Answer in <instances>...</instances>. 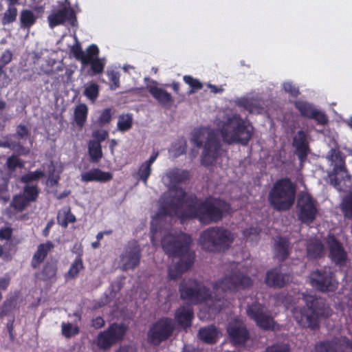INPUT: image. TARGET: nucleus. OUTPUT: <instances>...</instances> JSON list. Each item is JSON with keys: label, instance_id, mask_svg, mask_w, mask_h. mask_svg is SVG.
<instances>
[{"label": "nucleus", "instance_id": "obj_1", "mask_svg": "<svg viewBox=\"0 0 352 352\" xmlns=\"http://www.w3.org/2000/svg\"><path fill=\"white\" fill-rule=\"evenodd\" d=\"M230 210V204L225 201H199L196 195H188L182 188L175 186L161 203L153 221L160 223L167 217H177L181 221L196 219L201 224L208 225L221 221Z\"/></svg>", "mask_w": 352, "mask_h": 352}, {"label": "nucleus", "instance_id": "obj_2", "mask_svg": "<svg viewBox=\"0 0 352 352\" xmlns=\"http://www.w3.org/2000/svg\"><path fill=\"white\" fill-rule=\"evenodd\" d=\"M192 242L191 236L182 232L178 234L168 232L162 238L161 245L164 252L168 257L179 258L175 264L168 267L169 279L177 280L192 266L195 254L190 250Z\"/></svg>", "mask_w": 352, "mask_h": 352}, {"label": "nucleus", "instance_id": "obj_3", "mask_svg": "<svg viewBox=\"0 0 352 352\" xmlns=\"http://www.w3.org/2000/svg\"><path fill=\"white\" fill-rule=\"evenodd\" d=\"M305 307H296L293 316L297 323L303 328L311 330L318 329L320 318H327L331 315V310L324 299L312 295H303Z\"/></svg>", "mask_w": 352, "mask_h": 352}, {"label": "nucleus", "instance_id": "obj_4", "mask_svg": "<svg viewBox=\"0 0 352 352\" xmlns=\"http://www.w3.org/2000/svg\"><path fill=\"white\" fill-rule=\"evenodd\" d=\"M296 186L289 177L277 179L268 194V202L276 211L289 210L294 204Z\"/></svg>", "mask_w": 352, "mask_h": 352}, {"label": "nucleus", "instance_id": "obj_5", "mask_svg": "<svg viewBox=\"0 0 352 352\" xmlns=\"http://www.w3.org/2000/svg\"><path fill=\"white\" fill-rule=\"evenodd\" d=\"M234 241L233 234L223 227L208 228L199 234V245L206 252L219 253L227 250Z\"/></svg>", "mask_w": 352, "mask_h": 352}, {"label": "nucleus", "instance_id": "obj_6", "mask_svg": "<svg viewBox=\"0 0 352 352\" xmlns=\"http://www.w3.org/2000/svg\"><path fill=\"white\" fill-rule=\"evenodd\" d=\"M219 131L223 141L228 144L239 143L245 146L252 136V126L247 124L239 114L228 118Z\"/></svg>", "mask_w": 352, "mask_h": 352}, {"label": "nucleus", "instance_id": "obj_7", "mask_svg": "<svg viewBox=\"0 0 352 352\" xmlns=\"http://www.w3.org/2000/svg\"><path fill=\"white\" fill-rule=\"evenodd\" d=\"M180 298L193 305H199L212 299V292L201 281L194 278L183 279L179 285Z\"/></svg>", "mask_w": 352, "mask_h": 352}, {"label": "nucleus", "instance_id": "obj_8", "mask_svg": "<svg viewBox=\"0 0 352 352\" xmlns=\"http://www.w3.org/2000/svg\"><path fill=\"white\" fill-rule=\"evenodd\" d=\"M253 280L248 275L239 271H233L230 274L219 279L213 285L214 292L221 289L223 293L226 291L236 292L250 287Z\"/></svg>", "mask_w": 352, "mask_h": 352}, {"label": "nucleus", "instance_id": "obj_9", "mask_svg": "<svg viewBox=\"0 0 352 352\" xmlns=\"http://www.w3.org/2000/svg\"><path fill=\"white\" fill-rule=\"evenodd\" d=\"M175 325L171 318L162 317L153 324L148 331V341L158 346L167 340L173 334Z\"/></svg>", "mask_w": 352, "mask_h": 352}, {"label": "nucleus", "instance_id": "obj_10", "mask_svg": "<svg viewBox=\"0 0 352 352\" xmlns=\"http://www.w3.org/2000/svg\"><path fill=\"white\" fill-rule=\"evenodd\" d=\"M142 249L137 240L129 241L120 255L121 270L128 271L138 267L142 258Z\"/></svg>", "mask_w": 352, "mask_h": 352}, {"label": "nucleus", "instance_id": "obj_11", "mask_svg": "<svg viewBox=\"0 0 352 352\" xmlns=\"http://www.w3.org/2000/svg\"><path fill=\"white\" fill-rule=\"evenodd\" d=\"M126 329L124 324L113 322L98 333L96 344L100 349L109 350L113 345L122 340Z\"/></svg>", "mask_w": 352, "mask_h": 352}, {"label": "nucleus", "instance_id": "obj_12", "mask_svg": "<svg viewBox=\"0 0 352 352\" xmlns=\"http://www.w3.org/2000/svg\"><path fill=\"white\" fill-rule=\"evenodd\" d=\"M309 278L311 286L322 292H335L338 286L336 275L330 268L316 270Z\"/></svg>", "mask_w": 352, "mask_h": 352}, {"label": "nucleus", "instance_id": "obj_13", "mask_svg": "<svg viewBox=\"0 0 352 352\" xmlns=\"http://www.w3.org/2000/svg\"><path fill=\"white\" fill-rule=\"evenodd\" d=\"M248 316L254 320L256 324L263 330H273L276 322L271 314L264 305L255 302L248 305L246 309Z\"/></svg>", "mask_w": 352, "mask_h": 352}, {"label": "nucleus", "instance_id": "obj_14", "mask_svg": "<svg viewBox=\"0 0 352 352\" xmlns=\"http://www.w3.org/2000/svg\"><path fill=\"white\" fill-rule=\"evenodd\" d=\"M221 144L217 135L210 131L208 133L204 150L201 156V163L206 167L212 165L221 154Z\"/></svg>", "mask_w": 352, "mask_h": 352}, {"label": "nucleus", "instance_id": "obj_15", "mask_svg": "<svg viewBox=\"0 0 352 352\" xmlns=\"http://www.w3.org/2000/svg\"><path fill=\"white\" fill-rule=\"evenodd\" d=\"M298 217L304 223H311L316 219L318 213L316 204L312 197L308 193H302L299 195L297 201Z\"/></svg>", "mask_w": 352, "mask_h": 352}, {"label": "nucleus", "instance_id": "obj_16", "mask_svg": "<svg viewBox=\"0 0 352 352\" xmlns=\"http://www.w3.org/2000/svg\"><path fill=\"white\" fill-rule=\"evenodd\" d=\"M292 280V273L284 270L283 266L280 265L266 272L265 283L270 287L280 289L288 285Z\"/></svg>", "mask_w": 352, "mask_h": 352}, {"label": "nucleus", "instance_id": "obj_17", "mask_svg": "<svg viewBox=\"0 0 352 352\" xmlns=\"http://www.w3.org/2000/svg\"><path fill=\"white\" fill-rule=\"evenodd\" d=\"M226 331L230 342L234 346H243L250 339L249 331L241 320H233L230 322Z\"/></svg>", "mask_w": 352, "mask_h": 352}, {"label": "nucleus", "instance_id": "obj_18", "mask_svg": "<svg viewBox=\"0 0 352 352\" xmlns=\"http://www.w3.org/2000/svg\"><path fill=\"white\" fill-rule=\"evenodd\" d=\"M327 244L329 250V256L332 262L339 266L344 265L347 260V253L342 244L333 234L328 235Z\"/></svg>", "mask_w": 352, "mask_h": 352}, {"label": "nucleus", "instance_id": "obj_19", "mask_svg": "<svg viewBox=\"0 0 352 352\" xmlns=\"http://www.w3.org/2000/svg\"><path fill=\"white\" fill-rule=\"evenodd\" d=\"M49 25L51 28L63 25L65 21H70L72 25L76 22L74 10L70 7H64L47 16Z\"/></svg>", "mask_w": 352, "mask_h": 352}, {"label": "nucleus", "instance_id": "obj_20", "mask_svg": "<svg viewBox=\"0 0 352 352\" xmlns=\"http://www.w3.org/2000/svg\"><path fill=\"white\" fill-rule=\"evenodd\" d=\"M308 136L305 131L299 130L293 138V146L295 147L296 154L300 162H304L309 154V146Z\"/></svg>", "mask_w": 352, "mask_h": 352}, {"label": "nucleus", "instance_id": "obj_21", "mask_svg": "<svg viewBox=\"0 0 352 352\" xmlns=\"http://www.w3.org/2000/svg\"><path fill=\"white\" fill-rule=\"evenodd\" d=\"M274 256L280 262L288 258L292 252V245L288 238L278 236L273 247Z\"/></svg>", "mask_w": 352, "mask_h": 352}, {"label": "nucleus", "instance_id": "obj_22", "mask_svg": "<svg viewBox=\"0 0 352 352\" xmlns=\"http://www.w3.org/2000/svg\"><path fill=\"white\" fill-rule=\"evenodd\" d=\"M113 175L100 168H94L81 174V181L83 182H96L105 183L112 179Z\"/></svg>", "mask_w": 352, "mask_h": 352}, {"label": "nucleus", "instance_id": "obj_23", "mask_svg": "<svg viewBox=\"0 0 352 352\" xmlns=\"http://www.w3.org/2000/svg\"><path fill=\"white\" fill-rule=\"evenodd\" d=\"M194 318V312L192 308L182 306L177 308L175 313V320L177 325L183 329L191 327Z\"/></svg>", "mask_w": 352, "mask_h": 352}, {"label": "nucleus", "instance_id": "obj_24", "mask_svg": "<svg viewBox=\"0 0 352 352\" xmlns=\"http://www.w3.org/2000/svg\"><path fill=\"white\" fill-rule=\"evenodd\" d=\"M57 270L56 261H47L43 265L41 270L36 273L35 276L42 281H56Z\"/></svg>", "mask_w": 352, "mask_h": 352}, {"label": "nucleus", "instance_id": "obj_25", "mask_svg": "<svg viewBox=\"0 0 352 352\" xmlns=\"http://www.w3.org/2000/svg\"><path fill=\"white\" fill-rule=\"evenodd\" d=\"M54 248V245L50 241H47L46 243H41L37 248V250L34 252L31 266L34 269H36L39 267L41 263L45 259L48 253Z\"/></svg>", "mask_w": 352, "mask_h": 352}, {"label": "nucleus", "instance_id": "obj_26", "mask_svg": "<svg viewBox=\"0 0 352 352\" xmlns=\"http://www.w3.org/2000/svg\"><path fill=\"white\" fill-rule=\"evenodd\" d=\"M148 92L162 106L168 109L172 106L173 98L166 90L157 86H150Z\"/></svg>", "mask_w": 352, "mask_h": 352}, {"label": "nucleus", "instance_id": "obj_27", "mask_svg": "<svg viewBox=\"0 0 352 352\" xmlns=\"http://www.w3.org/2000/svg\"><path fill=\"white\" fill-rule=\"evenodd\" d=\"M13 229L10 226L0 228V241H5L4 248L6 252H10L19 243V241L12 236Z\"/></svg>", "mask_w": 352, "mask_h": 352}, {"label": "nucleus", "instance_id": "obj_28", "mask_svg": "<svg viewBox=\"0 0 352 352\" xmlns=\"http://www.w3.org/2000/svg\"><path fill=\"white\" fill-rule=\"evenodd\" d=\"M218 336V329L214 325L202 327L199 330L198 337L206 344L216 342Z\"/></svg>", "mask_w": 352, "mask_h": 352}, {"label": "nucleus", "instance_id": "obj_29", "mask_svg": "<svg viewBox=\"0 0 352 352\" xmlns=\"http://www.w3.org/2000/svg\"><path fill=\"white\" fill-rule=\"evenodd\" d=\"M340 344V339L334 338L331 340L320 341L315 344V352H338V348Z\"/></svg>", "mask_w": 352, "mask_h": 352}, {"label": "nucleus", "instance_id": "obj_30", "mask_svg": "<svg viewBox=\"0 0 352 352\" xmlns=\"http://www.w3.org/2000/svg\"><path fill=\"white\" fill-rule=\"evenodd\" d=\"M36 19L37 16L32 10L23 9L21 11L19 15L20 28L29 30L35 24Z\"/></svg>", "mask_w": 352, "mask_h": 352}, {"label": "nucleus", "instance_id": "obj_31", "mask_svg": "<svg viewBox=\"0 0 352 352\" xmlns=\"http://www.w3.org/2000/svg\"><path fill=\"white\" fill-rule=\"evenodd\" d=\"M307 252L309 258H320L324 254V245L320 241H311L307 244Z\"/></svg>", "mask_w": 352, "mask_h": 352}, {"label": "nucleus", "instance_id": "obj_32", "mask_svg": "<svg viewBox=\"0 0 352 352\" xmlns=\"http://www.w3.org/2000/svg\"><path fill=\"white\" fill-rule=\"evenodd\" d=\"M88 107L84 104H78L74 112V121L79 128H82L87 121Z\"/></svg>", "mask_w": 352, "mask_h": 352}, {"label": "nucleus", "instance_id": "obj_33", "mask_svg": "<svg viewBox=\"0 0 352 352\" xmlns=\"http://www.w3.org/2000/svg\"><path fill=\"white\" fill-rule=\"evenodd\" d=\"M167 177L173 184L183 183L190 179V172L187 170L174 168L167 173Z\"/></svg>", "mask_w": 352, "mask_h": 352}, {"label": "nucleus", "instance_id": "obj_34", "mask_svg": "<svg viewBox=\"0 0 352 352\" xmlns=\"http://www.w3.org/2000/svg\"><path fill=\"white\" fill-rule=\"evenodd\" d=\"M84 269V265L81 255H78L74 262L72 263L68 272L65 274L66 280H73L76 278L79 272Z\"/></svg>", "mask_w": 352, "mask_h": 352}, {"label": "nucleus", "instance_id": "obj_35", "mask_svg": "<svg viewBox=\"0 0 352 352\" xmlns=\"http://www.w3.org/2000/svg\"><path fill=\"white\" fill-rule=\"evenodd\" d=\"M340 209L345 219L352 220V191H350L342 198Z\"/></svg>", "mask_w": 352, "mask_h": 352}, {"label": "nucleus", "instance_id": "obj_36", "mask_svg": "<svg viewBox=\"0 0 352 352\" xmlns=\"http://www.w3.org/2000/svg\"><path fill=\"white\" fill-rule=\"evenodd\" d=\"M76 221V217L71 212L69 208L63 211H59L58 213L57 223L64 228H67L69 223H74Z\"/></svg>", "mask_w": 352, "mask_h": 352}, {"label": "nucleus", "instance_id": "obj_37", "mask_svg": "<svg viewBox=\"0 0 352 352\" xmlns=\"http://www.w3.org/2000/svg\"><path fill=\"white\" fill-rule=\"evenodd\" d=\"M88 152L92 162H98L102 157L101 144L98 142L90 140L88 144Z\"/></svg>", "mask_w": 352, "mask_h": 352}, {"label": "nucleus", "instance_id": "obj_38", "mask_svg": "<svg viewBox=\"0 0 352 352\" xmlns=\"http://www.w3.org/2000/svg\"><path fill=\"white\" fill-rule=\"evenodd\" d=\"M16 5L8 4V8L1 18V23L3 25H8L14 22L18 15Z\"/></svg>", "mask_w": 352, "mask_h": 352}, {"label": "nucleus", "instance_id": "obj_39", "mask_svg": "<svg viewBox=\"0 0 352 352\" xmlns=\"http://www.w3.org/2000/svg\"><path fill=\"white\" fill-rule=\"evenodd\" d=\"M295 108L300 113L302 117L310 119L313 112L316 109L313 105L305 101H296L294 102Z\"/></svg>", "mask_w": 352, "mask_h": 352}, {"label": "nucleus", "instance_id": "obj_40", "mask_svg": "<svg viewBox=\"0 0 352 352\" xmlns=\"http://www.w3.org/2000/svg\"><path fill=\"white\" fill-rule=\"evenodd\" d=\"M25 199L30 202L36 201L39 195V189L36 185H25L21 194Z\"/></svg>", "mask_w": 352, "mask_h": 352}, {"label": "nucleus", "instance_id": "obj_41", "mask_svg": "<svg viewBox=\"0 0 352 352\" xmlns=\"http://www.w3.org/2000/svg\"><path fill=\"white\" fill-rule=\"evenodd\" d=\"M133 126V117L131 114H122L118 117L117 123L118 129L121 132H125L131 129Z\"/></svg>", "mask_w": 352, "mask_h": 352}, {"label": "nucleus", "instance_id": "obj_42", "mask_svg": "<svg viewBox=\"0 0 352 352\" xmlns=\"http://www.w3.org/2000/svg\"><path fill=\"white\" fill-rule=\"evenodd\" d=\"M99 49L96 45L92 44L86 50V53H84L83 66L89 65L91 60L98 58Z\"/></svg>", "mask_w": 352, "mask_h": 352}, {"label": "nucleus", "instance_id": "obj_43", "mask_svg": "<svg viewBox=\"0 0 352 352\" xmlns=\"http://www.w3.org/2000/svg\"><path fill=\"white\" fill-rule=\"evenodd\" d=\"M29 201L26 200L21 194H19L14 196L10 206L14 208V210L21 212L29 205Z\"/></svg>", "mask_w": 352, "mask_h": 352}, {"label": "nucleus", "instance_id": "obj_44", "mask_svg": "<svg viewBox=\"0 0 352 352\" xmlns=\"http://www.w3.org/2000/svg\"><path fill=\"white\" fill-rule=\"evenodd\" d=\"M61 332L66 338H70L72 336L78 335L80 329L77 326H73L69 322H63L61 324Z\"/></svg>", "mask_w": 352, "mask_h": 352}, {"label": "nucleus", "instance_id": "obj_45", "mask_svg": "<svg viewBox=\"0 0 352 352\" xmlns=\"http://www.w3.org/2000/svg\"><path fill=\"white\" fill-rule=\"evenodd\" d=\"M45 176L42 170H36L34 172H29L21 177V182L26 185H30V183L34 181L38 180Z\"/></svg>", "mask_w": 352, "mask_h": 352}, {"label": "nucleus", "instance_id": "obj_46", "mask_svg": "<svg viewBox=\"0 0 352 352\" xmlns=\"http://www.w3.org/2000/svg\"><path fill=\"white\" fill-rule=\"evenodd\" d=\"M186 141L184 138H180L172 146L171 151L173 153V157H177L186 152Z\"/></svg>", "mask_w": 352, "mask_h": 352}, {"label": "nucleus", "instance_id": "obj_47", "mask_svg": "<svg viewBox=\"0 0 352 352\" xmlns=\"http://www.w3.org/2000/svg\"><path fill=\"white\" fill-rule=\"evenodd\" d=\"M84 95L92 102H94L99 96V86L96 83H91L85 87Z\"/></svg>", "mask_w": 352, "mask_h": 352}, {"label": "nucleus", "instance_id": "obj_48", "mask_svg": "<svg viewBox=\"0 0 352 352\" xmlns=\"http://www.w3.org/2000/svg\"><path fill=\"white\" fill-rule=\"evenodd\" d=\"M183 80L185 83L190 86V94L194 93L203 88V84L198 79L194 78L192 76L186 75L183 77Z\"/></svg>", "mask_w": 352, "mask_h": 352}, {"label": "nucleus", "instance_id": "obj_49", "mask_svg": "<svg viewBox=\"0 0 352 352\" xmlns=\"http://www.w3.org/2000/svg\"><path fill=\"white\" fill-rule=\"evenodd\" d=\"M6 166L10 171H14L17 168L23 167V162L16 155H12L8 157Z\"/></svg>", "mask_w": 352, "mask_h": 352}, {"label": "nucleus", "instance_id": "obj_50", "mask_svg": "<svg viewBox=\"0 0 352 352\" xmlns=\"http://www.w3.org/2000/svg\"><path fill=\"white\" fill-rule=\"evenodd\" d=\"M15 300L10 298L6 300L1 306H0V319L3 316H9L14 308Z\"/></svg>", "mask_w": 352, "mask_h": 352}, {"label": "nucleus", "instance_id": "obj_51", "mask_svg": "<svg viewBox=\"0 0 352 352\" xmlns=\"http://www.w3.org/2000/svg\"><path fill=\"white\" fill-rule=\"evenodd\" d=\"M151 173V166L142 163L138 172V179L142 180L145 185L147 184V181Z\"/></svg>", "mask_w": 352, "mask_h": 352}, {"label": "nucleus", "instance_id": "obj_52", "mask_svg": "<svg viewBox=\"0 0 352 352\" xmlns=\"http://www.w3.org/2000/svg\"><path fill=\"white\" fill-rule=\"evenodd\" d=\"M0 147L8 148L11 150L16 151L18 152L21 151L22 154L27 153L25 148L22 145H21L19 143L13 142H10L8 140H6V141L0 140Z\"/></svg>", "mask_w": 352, "mask_h": 352}, {"label": "nucleus", "instance_id": "obj_53", "mask_svg": "<svg viewBox=\"0 0 352 352\" xmlns=\"http://www.w3.org/2000/svg\"><path fill=\"white\" fill-rule=\"evenodd\" d=\"M109 80L111 81L110 89L116 90L120 87V73L117 71L111 70L107 72Z\"/></svg>", "mask_w": 352, "mask_h": 352}, {"label": "nucleus", "instance_id": "obj_54", "mask_svg": "<svg viewBox=\"0 0 352 352\" xmlns=\"http://www.w3.org/2000/svg\"><path fill=\"white\" fill-rule=\"evenodd\" d=\"M310 119L314 120L317 124L320 125H325L329 121L326 113L316 109L313 112L312 116Z\"/></svg>", "mask_w": 352, "mask_h": 352}, {"label": "nucleus", "instance_id": "obj_55", "mask_svg": "<svg viewBox=\"0 0 352 352\" xmlns=\"http://www.w3.org/2000/svg\"><path fill=\"white\" fill-rule=\"evenodd\" d=\"M289 344L285 343H276L267 346L263 352H289Z\"/></svg>", "mask_w": 352, "mask_h": 352}, {"label": "nucleus", "instance_id": "obj_56", "mask_svg": "<svg viewBox=\"0 0 352 352\" xmlns=\"http://www.w3.org/2000/svg\"><path fill=\"white\" fill-rule=\"evenodd\" d=\"M89 65H90L91 69L94 74H102L104 71V63L100 58L91 60Z\"/></svg>", "mask_w": 352, "mask_h": 352}, {"label": "nucleus", "instance_id": "obj_57", "mask_svg": "<svg viewBox=\"0 0 352 352\" xmlns=\"http://www.w3.org/2000/svg\"><path fill=\"white\" fill-rule=\"evenodd\" d=\"M204 130L201 129H195L192 133L191 142L198 148L202 146V136Z\"/></svg>", "mask_w": 352, "mask_h": 352}, {"label": "nucleus", "instance_id": "obj_58", "mask_svg": "<svg viewBox=\"0 0 352 352\" xmlns=\"http://www.w3.org/2000/svg\"><path fill=\"white\" fill-rule=\"evenodd\" d=\"M71 53L73 56L77 60H80L83 65V59H84V53L85 52L82 50L81 45L77 43L76 45H74L70 49Z\"/></svg>", "mask_w": 352, "mask_h": 352}, {"label": "nucleus", "instance_id": "obj_59", "mask_svg": "<svg viewBox=\"0 0 352 352\" xmlns=\"http://www.w3.org/2000/svg\"><path fill=\"white\" fill-rule=\"evenodd\" d=\"M283 89L291 97L296 98L300 94L298 88L294 85L292 82H286L283 83Z\"/></svg>", "mask_w": 352, "mask_h": 352}, {"label": "nucleus", "instance_id": "obj_60", "mask_svg": "<svg viewBox=\"0 0 352 352\" xmlns=\"http://www.w3.org/2000/svg\"><path fill=\"white\" fill-rule=\"evenodd\" d=\"M111 120V113L110 109H105L100 114L98 118V122L100 126H104L110 122Z\"/></svg>", "mask_w": 352, "mask_h": 352}, {"label": "nucleus", "instance_id": "obj_61", "mask_svg": "<svg viewBox=\"0 0 352 352\" xmlns=\"http://www.w3.org/2000/svg\"><path fill=\"white\" fill-rule=\"evenodd\" d=\"M8 183L5 180L0 181V200L6 202L9 200L10 197L8 194Z\"/></svg>", "mask_w": 352, "mask_h": 352}, {"label": "nucleus", "instance_id": "obj_62", "mask_svg": "<svg viewBox=\"0 0 352 352\" xmlns=\"http://www.w3.org/2000/svg\"><path fill=\"white\" fill-rule=\"evenodd\" d=\"M109 133L106 130H97L94 131L93 137L95 140L94 142H98L100 144L108 138Z\"/></svg>", "mask_w": 352, "mask_h": 352}, {"label": "nucleus", "instance_id": "obj_63", "mask_svg": "<svg viewBox=\"0 0 352 352\" xmlns=\"http://www.w3.org/2000/svg\"><path fill=\"white\" fill-rule=\"evenodd\" d=\"M16 135L22 139L28 137L30 132L25 125L19 124L16 128Z\"/></svg>", "mask_w": 352, "mask_h": 352}, {"label": "nucleus", "instance_id": "obj_64", "mask_svg": "<svg viewBox=\"0 0 352 352\" xmlns=\"http://www.w3.org/2000/svg\"><path fill=\"white\" fill-rule=\"evenodd\" d=\"M12 59V54L10 50H6L0 58V63L3 65H6L11 62Z\"/></svg>", "mask_w": 352, "mask_h": 352}]
</instances>
